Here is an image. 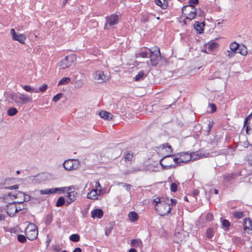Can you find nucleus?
<instances>
[{
    "label": "nucleus",
    "instance_id": "f257e3e1",
    "mask_svg": "<svg viewBox=\"0 0 252 252\" xmlns=\"http://www.w3.org/2000/svg\"><path fill=\"white\" fill-rule=\"evenodd\" d=\"M169 199L166 200L164 198L157 197L154 199L153 202L155 204V210L157 213L161 216H164L170 213L172 208L171 204L168 202Z\"/></svg>",
    "mask_w": 252,
    "mask_h": 252
},
{
    "label": "nucleus",
    "instance_id": "f03ea898",
    "mask_svg": "<svg viewBox=\"0 0 252 252\" xmlns=\"http://www.w3.org/2000/svg\"><path fill=\"white\" fill-rule=\"evenodd\" d=\"M25 233L29 240L35 239L38 235L37 226L33 223H30L25 229Z\"/></svg>",
    "mask_w": 252,
    "mask_h": 252
},
{
    "label": "nucleus",
    "instance_id": "7ed1b4c3",
    "mask_svg": "<svg viewBox=\"0 0 252 252\" xmlns=\"http://www.w3.org/2000/svg\"><path fill=\"white\" fill-rule=\"evenodd\" d=\"M151 53L150 61L152 65L155 66L158 64L161 60V55L159 49L158 47H153L149 49Z\"/></svg>",
    "mask_w": 252,
    "mask_h": 252
},
{
    "label": "nucleus",
    "instance_id": "20e7f679",
    "mask_svg": "<svg viewBox=\"0 0 252 252\" xmlns=\"http://www.w3.org/2000/svg\"><path fill=\"white\" fill-rule=\"evenodd\" d=\"M76 58L77 57L74 54L66 56L59 63L60 69H65L69 67L76 61Z\"/></svg>",
    "mask_w": 252,
    "mask_h": 252
},
{
    "label": "nucleus",
    "instance_id": "39448f33",
    "mask_svg": "<svg viewBox=\"0 0 252 252\" xmlns=\"http://www.w3.org/2000/svg\"><path fill=\"white\" fill-rule=\"evenodd\" d=\"M173 155H165L160 160L159 163L161 166L164 169H170L172 167H175V164H172Z\"/></svg>",
    "mask_w": 252,
    "mask_h": 252
},
{
    "label": "nucleus",
    "instance_id": "423d86ee",
    "mask_svg": "<svg viewBox=\"0 0 252 252\" xmlns=\"http://www.w3.org/2000/svg\"><path fill=\"white\" fill-rule=\"evenodd\" d=\"M120 16L116 14H111L106 17V22L104 25V29H108L109 27H113L118 24L120 19Z\"/></svg>",
    "mask_w": 252,
    "mask_h": 252
},
{
    "label": "nucleus",
    "instance_id": "0eeeda50",
    "mask_svg": "<svg viewBox=\"0 0 252 252\" xmlns=\"http://www.w3.org/2000/svg\"><path fill=\"white\" fill-rule=\"evenodd\" d=\"M63 166L66 170L77 169L79 166V161L77 160L68 159L63 162Z\"/></svg>",
    "mask_w": 252,
    "mask_h": 252
},
{
    "label": "nucleus",
    "instance_id": "6e6552de",
    "mask_svg": "<svg viewBox=\"0 0 252 252\" xmlns=\"http://www.w3.org/2000/svg\"><path fill=\"white\" fill-rule=\"evenodd\" d=\"M8 196H13L14 198H18L19 197H22L23 198L20 199L19 200H17V203H21L26 201H28L30 200V196L25 194L23 192H20L18 191H16L14 194L12 195L11 192L8 193Z\"/></svg>",
    "mask_w": 252,
    "mask_h": 252
},
{
    "label": "nucleus",
    "instance_id": "1a4fd4ad",
    "mask_svg": "<svg viewBox=\"0 0 252 252\" xmlns=\"http://www.w3.org/2000/svg\"><path fill=\"white\" fill-rule=\"evenodd\" d=\"M17 203V201L9 203L7 205V211H5V212L7 213L9 216L13 217L15 214L18 212L16 205Z\"/></svg>",
    "mask_w": 252,
    "mask_h": 252
},
{
    "label": "nucleus",
    "instance_id": "9d476101",
    "mask_svg": "<svg viewBox=\"0 0 252 252\" xmlns=\"http://www.w3.org/2000/svg\"><path fill=\"white\" fill-rule=\"evenodd\" d=\"M10 33L12 37V39L14 40L17 41L21 44H24L26 37L23 34H17L14 29H11L10 30Z\"/></svg>",
    "mask_w": 252,
    "mask_h": 252
},
{
    "label": "nucleus",
    "instance_id": "9b49d317",
    "mask_svg": "<svg viewBox=\"0 0 252 252\" xmlns=\"http://www.w3.org/2000/svg\"><path fill=\"white\" fill-rule=\"evenodd\" d=\"M243 226L246 232L248 233H252V222L250 219L245 218L244 220Z\"/></svg>",
    "mask_w": 252,
    "mask_h": 252
},
{
    "label": "nucleus",
    "instance_id": "f8f14e48",
    "mask_svg": "<svg viewBox=\"0 0 252 252\" xmlns=\"http://www.w3.org/2000/svg\"><path fill=\"white\" fill-rule=\"evenodd\" d=\"M19 99L20 103L19 104H18V105H21L23 104H26L28 102H31L32 100L31 96L24 94H20Z\"/></svg>",
    "mask_w": 252,
    "mask_h": 252
},
{
    "label": "nucleus",
    "instance_id": "ddd939ff",
    "mask_svg": "<svg viewBox=\"0 0 252 252\" xmlns=\"http://www.w3.org/2000/svg\"><path fill=\"white\" fill-rule=\"evenodd\" d=\"M206 49L203 52L209 54L218 47V44L215 42H210L205 45Z\"/></svg>",
    "mask_w": 252,
    "mask_h": 252
},
{
    "label": "nucleus",
    "instance_id": "4468645a",
    "mask_svg": "<svg viewBox=\"0 0 252 252\" xmlns=\"http://www.w3.org/2000/svg\"><path fill=\"white\" fill-rule=\"evenodd\" d=\"M184 232H176L174 234V241L177 243H181L186 241V237L183 234Z\"/></svg>",
    "mask_w": 252,
    "mask_h": 252
},
{
    "label": "nucleus",
    "instance_id": "2eb2a0df",
    "mask_svg": "<svg viewBox=\"0 0 252 252\" xmlns=\"http://www.w3.org/2000/svg\"><path fill=\"white\" fill-rule=\"evenodd\" d=\"M191 160V154L188 153H182L180 154V161H179V165L180 163H186L188 161Z\"/></svg>",
    "mask_w": 252,
    "mask_h": 252
},
{
    "label": "nucleus",
    "instance_id": "dca6fc26",
    "mask_svg": "<svg viewBox=\"0 0 252 252\" xmlns=\"http://www.w3.org/2000/svg\"><path fill=\"white\" fill-rule=\"evenodd\" d=\"M103 215V212L102 209H95L91 212L92 217L94 219L96 218L97 219H101Z\"/></svg>",
    "mask_w": 252,
    "mask_h": 252
},
{
    "label": "nucleus",
    "instance_id": "f3484780",
    "mask_svg": "<svg viewBox=\"0 0 252 252\" xmlns=\"http://www.w3.org/2000/svg\"><path fill=\"white\" fill-rule=\"evenodd\" d=\"M99 116L104 120H112L113 116L110 113L106 111L102 110L99 113Z\"/></svg>",
    "mask_w": 252,
    "mask_h": 252
},
{
    "label": "nucleus",
    "instance_id": "a211bd4d",
    "mask_svg": "<svg viewBox=\"0 0 252 252\" xmlns=\"http://www.w3.org/2000/svg\"><path fill=\"white\" fill-rule=\"evenodd\" d=\"M204 26V22L200 23L198 21H196L194 24V28L199 33H201L203 32Z\"/></svg>",
    "mask_w": 252,
    "mask_h": 252
},
{
    "label": "nucleus",
    "instance_id": "6ab92c4d",
    "mask_svg": "<svg viewBox=\"0 0 252 252\" xmlns=\"http://www.w3.org/2000/svg\"><path fill=\"white\" fill-rule=\"evenodd\" d=\"M6 179H3L1 181H0V189H18V186L17 185L10 186V187H6Z\"/></svg>",
    "mask_w": 252,
    "mask_h": 252
},
{
    "label": "nucleus",
    "instance_id": "aec40b11",
    "mask_svg": "<svg viewBox=\"0 0 252 252\" xmlns=\"http://www.w3.org/2000/svg\"><path fill=\"white\" fill-rule=\"evenodd\" d=\"M99 192H97L95 190L92 189L87 194V197L91 199H96L97 195H99Z\"/></svg>",
    "mask_w": 252,
    "mask_h": 252
},
{
    "label": "nucleus",
    "instance_id": "412c9836",
    "mask_svg": "<svg viewBox=\"0 0 252 252\" xmlns=\"http://www.w3.org/2000/svg\"><path fill=\"white\" fill-rule=\"evenodd\" d=\"M196 9L194 7L192 10L190 11L189 13L185 14L187 15L186 19H189L190 21L195 18L196 16Z\"/></svg>",
    "mask_w": 252,
    "mask_h": 252
},
{
    "label": "nucleus",
    "instance_id": "4be33fe9",
    "mask_svg": "<svg viewBox=\"0 0 252 252\" xmlns=\"http://www.w3.org/2000/svg\"><path fill=\"white\" fill-rule=\"evenodd\" d=\"M133 157V153L130 151L126 150L124 153V158L126 161H131Z\"/></svg>",
    "mask_w": 252,
    "mask_h": 252
},
{
    "label": "nucleus",
    "instance_id": "5701e85b",
    "mask_svg": "<svg viewBox=\"0 0 252 252\" xmlns=\"http://www.w3.org/2000/svg\"><path fill=\"white\" fill-rule=\"evenodd\" d=\"M162 151L165 150L167 152V155H171L170 153H172V147L168 143H165L162 145Z\"/></svg>",
    "mask_w": 252,
    "mask_h": 252
},
{
    "label": "nucleus",
    "instance_id": "b1692460",
    "mask_svg": "<svg viewBox=\"0 0 252 252\" xmlns=\"http://www.w3.org/2000/svg\"><path fill=\"white\" fill-rule=\"evenodd\" d=\"M75 199V193L74 191H70L67 193V200H66L67 204L66 205H68L73 201Z\"/></svg>",
    "mask_w": 252,
    "mask_h": 252
},
{
    "label": "nucleus",
    "instance_id": "393cba45",
    "mask_svg": "<svg viewBox=\"0 0 252 252\" xmlns=\"http://www.w3.org/2000/svg\"><path fill=\"white\" fill-rule=\"evenodd\" d=\"M21 86L24 89L25 91L30 93H37V91L34 88L31 87L30 86L22 85Z\"/></svg>",
    "mask_w": 252,
    "mask_h": 252
},
{
    "label": "nucleus",
    "instance_id": "a878e982",
    "mask_svg": "<svg viewBox=\"0 0 252 252\" xmlns=\"http://www.w3.org/2000/svg\"><path fill=\"white\" fill-rule=\"evenodd\" d=\"M128 217L130 220L135 221L138 220V215L135 212H131L128 214Z\"/></svg>",
    "mask_w": 252,
    "mask_h": 252
},
{
    "label": "nucleus",
    "instance_id": "bb28decb",
    "mask_svg": "<svg viewBox=\"0 0 252 252\" xmlns=\"http://www.w3.org/2000/svg\"><path fill=\"white\" fill-rule=\"evenodd\" d=\"M194 7V6H191V5L189 4L188 5L184 6L182 8V12L185 15L187 13L190 12V11L192 10Z\"/></svg>",
    "mask_w": 252,
    "mask_h": 252
},
{
    "label": "nucleus",
    "instance_id": "cd10ccee",
    "mask_svg": "<svg viewBox=\"0 0 252 252\" xmlns=\"http://www.w3.org/2000/svg\"><path fill=\"white\" fill-rule=\"evenodd\" d=\"M148 52L147 51L143 50L142 49L138 53L135 54L136 58L139 57L147 58L148 56Z\"/></svg>",
    "mask_w": 252,
    "mask_h": 252
},
{
    "label": "nucleus",
    "instance_id": "c85d7f7f",
    "mask_svg": "<svg viewBox=\"0 0 252 252\" xmlns=\"http://www.w3.org/2000/svg\"><path fill=\"white\" fill-rule=\"evenodd\" d=\"M147 71H144L143 70L140 71L136 75L134 79H141L147 77Z\"/></svg>",
    "mask_w": 252,
    "mask_h": 252
},
{
    "label": "nucleus",
    "instance_id": "c756f323",
    "mask_svg": "<svg viewBox=\"0 0 252 252\" xmlns=\"http://www.w3.org/2000/svg\"><path fill=\"white\" fill-rule=\"evenodd\" d=\"M230 50L234 52L235 53H237L239 50V45L236 43L233 42L231 43L229 46Z\"/></svg>",
    "mask_w": 252,
    "mask_h": 252
},
{
    "label": "nucleus",
    "instance_id": "7c9ffc66",
    "mask_svg": "<svg viewBox=\"0 0 252 252\" xmlns=\"http://www.w3.org/2000/svg\"><path fill=\"white\" fill-rule=\"evenodd\" d=\"M9 97L11 100L14 101L16 103L19 104L20 101L19 100V96L17 94L12 93L10 94Z\"/></svg>",
    "mask_w": 252,
    "mask_h": 252
},
{
    "label": "nucleus",
    "instance_id": "2f4dec72",
    "mask_svg": "<svg viewBox=\"0 0 252 252\" xmlns=\"http://www.w3.org/2000/svg\"><path fill=\"white\" fill-rule=\"evenodd\" d=\"M52 220H53V215H52V214H47L46 216V217H45V223L47 225H50L51 223V222L52 221Z\"/></svg>",
    "mask_w": 252,
    "mask_h": 252
},
{
    "label": "nucleus",
    "instance_id": "473e14b6",
    "mask_svg": "<svg viewBox=\"0 0 252 252\" xmlns=\"http://www.w3.org/2000/svg\"><path fill=\"white\" fill-rule=\"evenodd\" d=\"M142 242L139 239H133L131 241L130 245L131 246L134 247H137L141 246Z\"/></svg>",
    "mask_w": 252,
    "mask_h": 252
},
{
    "label": "nucleus",
    "instance_id": "72a5a7b5",
    "mask_svg": "<svg viewBox=\"0 0 252 252\" xmlns=\"http://www.w3.org/2000/svg\"><path fill=\"white\" fill-rule=\"evenodd\" d=\"M71 189V187H63V188H54L53 189L54 190V193H56L58 191H60V193L63 192L65 190H69Z\"/></svg>",
    "mask_w": 252,
    "mask_h": 252
},
{
    "label": "nucleus",
    "instance_id": "f704fd0d",
    "mask_svg": "<svg viewBox=\"0 0 252 252\" xmlns=\"http://www.w3.org/2000/svg\"><path fill=\"white\" fill-rule=\"evenodd\" d=\"M104 73L101 71H97L93 74V77L94 79H102L104 76Z\"/></svg>",
    "mask_w": 252,
    "mask_h": 252
},
{
    "label": "nucleus",
    "instance_id": "c9c22d12",
    "mask_svg": "<svg viewBox=\"0 0 252 252\" xmlns=\"http://www.w3.org/2000/svg\"><path fill=\"white\" fill-rule=\"evenodd\" d=\"M65 203V199L63 197L61 196L60 197L56 204V206L57 207H61Z\"/></svg>",
    "mask_w": 252,
    "mask_h": 252
},
{
    "label": "nucleus",
    "instance_id": "e433bc0d",
    "mask_svg": "<svg viewBox=\"0 0 252 252\" xmlns=\"http://www.w3.org/2000/svg\"><path fill=\"white\" fill-rule=\"evenodd\" d=\"M18 113V110L14 107L10 108L7 111V114L10 116L15 115Z\"/></svg>",
    "mask_w": 252,
    "mask_h": 252
},
{
    "label": "nucleus",
    "instance_id": "4c0bfd02",
    "mask_svg": "<svg viewBox=\"0 0 252 252\" xmlns=\"http://www.w3.org/2000/svg\"><path fill=\"white\" fill-rule=\"evenodd\" d=\"M54 190L53 189H46L44 190H40V192L41 194H51L54 193Z\"/></svg>",
    "mask_w": 252,
    "mask_h": 252
},
{
    "label": "nucleus",
    "instance_id": "58836bf2",
    "mask_svg": "<svg viewBox=\"0 0 252 252\" xmlns=\"http://www.w3.org/2000/svg\"><path fill=\"white\" fill-rule=\"evenodd\" d=\"M149 16H150L149 13H143L141 15L140 20L142 22H144V23L147 22L148 21Z\"/></svg>",
    "mask_w": 252,
    "mask_h": 252
},
{
    "label": "nucleus",
    "instance_id": "ea45409f",
    "mask_svg": "<svg viewBox=\"0 0 252 252\" xmlns=\"http://www.w3.org/2000/svg\"><path fill=\"white\" fill-rule=\"evenodd\" d=\"M48 88V86L46 84H43L41 86L39 87L38 89H35L37 91V93L41 92L43 93L45 92Z\"/></svg>",
    "mask_w": 252,
    "mask_h": 252
},
{
    "label": "nucleus",
    "instance_id": "a19ab883",
    "mask_svg": "<svg viewBox=\"0 0 252 252\" xmlns=\"http://www.w3.org/2000/svg\"><path fill=\"white\" fill-rule=\"evenodd\" d=\"M141 170L140 168L139 167H135L131 169V170H128L125 172V175H128L130 174H132L135 173L136 172L140 171Z\"/></svg>",
    "mask_w": 252,
    "mask_h": 252
},
{
    "label": "nucleus",
    "instance_id": "79ce46f5",
    "mask_svg": "<svg viewBox=\"0 0 252 252\" xmlns=\"http://www.w3.org/2000/svg\"><path fill=\"white\" fill-rule=\"evenodd\" d=\"M23 203L24 202L21 203H18L19 205V206H17V208L18 209H17L18 212H19L20 211L24 210L27 208L26 204H25Z\"/></svg>",
    "mask_w": 252,
    "mask_h": 252
},
{
    "label": "nucleus",
    "instance_id": "37998d69",
    "mask_svg": "<svg viewBox=\"0 0 252 252\" xmlns=\"http://www.w3.org/2000/svg\"><path fill=\"white\" fill-rule=\"evenodd\" d=\"M69 239L71 241H72L73 242H78L79 241V234H72L70 236Z\"/></svg>",
    "mask_w": 252,
    "mask_h": 252
},
{
    "label": "nucleus",
    "instance_id": "c03bdc74",
    "mask_svg": "<svg viewBox=\"0 0 252 252\" xmlns=\"http://www.w3.org/2000/svg\"><path fill=\"white\" fill-rule=\"evenodd\" d=\"M191 159L193 160H196L200 158L202 156L201 154H197L196 153H193L191 154Z\"/></svg>",
    "mask_w": 252,
    "mask_h": 252
},
{
    "label": "nucleus",
    "instance_id": "a18cd8bd",
    "mask_svg": "<svg viewBox=\"0 0 252 252\" xmlns=\"http://www.w3.org/2000/svg\"><path fill=\"white\" fill-rule=\"evenodd\" d=\"M26 237L23 235L19 234L18 235L17 239L19 242L23 243L26 241Z\"/></svg>",
    "mask_w": 252,
    "mask_h": 252
},
{
    "label": "nucleus",
    "instance_id": "49530a36",
    "mask_svg": "<svg viewBox=\"0 0 252 252\" xmlns=\"http://www.w3.org/2000/svg\"><path fill=\"white\" fill-rule=\"evenodd\" d=\"M94 189L96 191L99 192V194L101 193V187L100 186V184L98 182H95V189Z\"/></svg>",
    "mask_w": 252,
    "mask_h": 252
},
{
    "label": "nucleus",
    "instance_id": "de8ad7c7",
    "mask_svg": "<svg viewBox=\"0 0 252 252\" xmlns=\"http://www.w3.org/2000/svg\"><path fill=\"white\" fill-rule=\"evenodd\" d=\"M63 95V94L59 93L53 97L52 100L55 102H57L62 98Z\"/></svg>",
    "mask_w": 252,
    "mask_h": 252
},
{
    "label": "nucleus",
    "instance_id": "09e8293b",
    "mask_svg": "<svg viewBox=\"0 0 252 252\" xmlns=\"http://www.w3.org/2000/svg\"><path fill=\"white\" fill-rule=\"evenodd\" d=\"M5 211L4 209L0 207V220H2L5 219Z\"/></svg>",
    "mask_w": 252,
    "mask_h": 252
},
{
    "label": "nucleus",
    "instance_id": "8fccbe9b",
    "mask_svg": "<svg viewBox=\"0 0 252 252\" xmlns=\"http://www.w3.org/2000/svg\"><path fill=\"white\" fill-rule=\"evenodd\" d=\"M234 216L237 219H241L244 217V214L241 212H236L234 213Z\"/></svg>",
    "mask_w": 252,
    "mask_h": 252
},
{
    "label": "nucleus",
    "instance_id": "3c124183",
    "mask_svg": "<svg viewBox=\"0 0 252 252\" xmlns=\"http://www.w3.org/2000/svg\"><path fill=\"white\" fill-rule=\"evenodd\" d=\"M179 157H175L173 158H172V162H174V164L176 166L177 164L179 165V161H180V154H179Z\"/></svg>",
    "mask_w": 252,
    "mask_h": 252
},
{
    "label": "nucleus",
    "instance_id": "603ef678",
    "mask_svg": "<svg viewBox=\"0 0 252 252\" xmlns=\"http://www.w3.org/2000/svg\"><path fill=\"white\" fill-rule=\"evenodd\" d=\"M177 189H178V187H177V185H176V184H175L174 183H172L171 184L170 189L172 191L176 192L177 190Z\"/></svg>",
    "mask_w": 252,
    "mask_h": 252
},
{
    "label": "nucleus",
    "instance_id": "864d4df0",
    "mask_svg": "<svg viewBox=\"0 0 252 252\" xmlns=\"http://www.w3.org/2000/svg\"><path fill=\"white\" fill-rule=\"evenodd\" d=\"M209 106L211 108V110L210 111L211 113H213L216 111V106L214 103H209Z\"/></svg>",
    "mask_w": 252,
    "mask_h": 252
},
{
    "label": "nucleus",
    "instance_id": "5fc2aeb1",
    "mask_svg": "<svg viewBox=\"0 0 252 252\" xmlns=\"http://www.w3.org/2000/svg\"><path fill=\"white\" fill-rule=\"evenodd\" d=\"M238 52L242 55H246L247 53V51L246 50V48L244 47L241 49L239 48Z\"/></svg>",
    "mask_w": 252,
    "mask_h": 252
},
{
    "label": "nucleus",
    "instance_id": "6e6d98bb",
    "mask_svg": "<svg viewBox=\"0 0 252 252\" xmlns=\"http://www.w3.org/2000/svg\"><path fill=\"white\" fill-rule=\"evenodd\" d=\"M213 236V230L212 229L209 228L207 231V236L208 238H211Z\"/></svg>",
    "mask_w": 252,
    "mask_h": 252
},
{
    "label": "nucleus",
    "instance_id": "4d7b16f0",
    "mask_svg": "<svg viewBox=\"0 0 252 252\" xmlns=\"http://www.w3.org/2000/svg\"><path fill=\"white\" fill-rule=\"evenodd\" d=\"M213 219V215L212 214L209 213L206 215V220L208 221H211Z\"/></svg>",
    "mask_w": 252,
    "mask_h": 252
},
{
    "label": "nucleus",
    "instance_id": "13d9d810",
    "mask_svg": "<svg viewBox=\"0 0 252 252\" xmlns=\"http://www.w3.org/2000/svg\"><path fill=\"white\" fill-rule=\"evenodd\" d=\"M222 225L225 227H228L229 226L230 223L227 220L224 219L222 221Z\"/></svg>",
    "mask_w": 252,
    "mask_h": 252
},
{
    "label": "nucleus",
    "instance_id": "bf43d9fd",
    "mask_svg": "<svg viewBox=\"0 0 252 252\" xmlns=\"http://www.w3.org/2000/svg\"><path fill=\"white\" fill-rule=\"evenodd\" d=\"M236 53H235L234 52H233L232 51L230 50V51H227V54H226V55L229 58H232L233 57L235 54Z\"/></svg>",
    "mask_w": 252,
    "mask_h": 252
},
{
    "label": "nucleus",
    "instance_id": "052dcab7",
    "mask_svg": "<svg viewBox=\"0 0 252 252\" xmlns=\"http://www.w3.org/2000/svg\"><path fill=\"white\" fill-rule=\"evenodd\" d=\"M198 3V0H189V5L194 6V5Z\"/></svg>",
    "mask_w": 252,
    "mask_h": 252
},
{
    "label": "nucleus",
    "instance_id": "680f3d73",
    "mask_svg": "<svg viewBox=\"0 0 252 252\" xmlns=\"http://www.w3.org/2000/svg\"><path fill=\"white\" fill-rule=\"evenodd\" d=\"M123 186L125 187L127 191H129L132 187L130 185L126 183H123Z\"/></svg>",
    "mask_w": 252,
    "mask_h": 252
},
{
    "label": "nucleus",
    "instance_id": "e2e57ef3",
    "mask_svg": "<svg viewBox=\"0 0 252 252\" xmlns=\"http://www.w3.org/2000/svg\"><path fill=\"white\" fill-rule=\"evenodd\" d=\"M69 81H70V80H61L58 84V85H61L62 84H67V83H68Z\"/></svg>",
    "mask_w": 252,
    "mask_h": 252
},
{
    "label": "nucleus",
    "instance_id": "0e129e2a",
    "mask_svg": "<svg viewBox=\"0 0 252 252\" xmlns=\"http://www.w3.org/2000/svg\"><path fill=\"white\" fill-rule=\"evenodd\" d=\"M199 193V190L197 189L193 190L192 191V194H193L194 197L198 195Z\"/></svg>",
    "mask_w": 252,
    "mask_h": 252
},
{
    "label": "nucleus",
    "instance_id": "69168bd1",
    "mask_svg": "<svg viewBox=\"0 0 252 252\" xmlns=\"http://www.w3.org/2000/svg\"><path fill=\"white\" fill-rule=\"evenodd\" d=\"M170 204H171V205L172 207H173V205L176 204V203H177V201L176 199H173L171 198V199H170Z\"/></svg>",
    "mask_w": 252,
    "mask_h": 252
},
{
    "label": "nucleus",
    "instance_id": "338daca9",
    "mask_svg": "<svg viewBox=\"0 0 252 252\" xmlns=\"http://www.w3.org/2000/svg\"><path fill=\"white\" fill-rule=\"evenodd\" d=\"M243 145L245 148H248V147L249 145V143L248 141H246L244 142L243 143Z\"/></svg>",
    "mask_w": 252,
    "mask_h": 252
},
{
    "label": "nucleus",
    "instance_id": "774afa93",
    "mask_svg": "<svg viewBox=\"0 0 252 252\" xmlns=\"http://www.w3.org/2000/svg\"><path fill=\"white\" fill-rule=\"evenodd\" d=\"M156 4L159 6H161L162 2L160 0H155Z\"/></svg>",
    "mask_w": 252,
    "mask_h": 252
}]
</instances>
